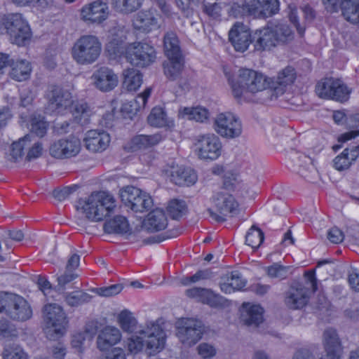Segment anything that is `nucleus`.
<instances>
[{"label": "nucleus", "mask_w": 359, "mask_h": 359, "mask_svg": "<svg viewBox=\"0 0 359 359\" xmlns=\"http://www.w3.org/2000/svg\"><path fill=\"white\" fill-rule=\"evenodd\" d=\"M118 323L122 330L127 332H133L137 325V320L128 311H123L118 317Z\"/></svg>", "instance_id": "48"}, {"label": "nucleus", "mask_w": 359, "mask_h": 359, "mask_svg": "<svg viewBox=\"0 0 359 359\" xmlns=\"http://www.w3.org/2000/svg\"><path fill=\"white\" fill-rule=\"evenodd\" d=\"M25 150L27 151L26 159L30 161L41 155L43 147L40 142H33L32 134L26 135L18 142L12 144L10 154L11 159L16 161L21 158L25 154Z\"/></svg>", "instance_id": "15"}, {"label": "nucleus", "mask_w": 359, "mask_h": 359, "mask_svg": "<svg viewBox=\"0 0 359 359\" xmlns=\"http://www.w3.org/2000/svg\"><path fill=\"white\" fill-rule=\"evenodd\" d=\"M196 154L201 159L215 160L221 154L222 144L213 133L199 135L196 143Z\"/></svg>", "instance_id": "16"}, {"label": "nucleus", "mask_w": 359, "mask_h": 359, "mask_svg": "<svg viewBox=\"0 0 359 359\" xmlns=\"http://www.w3.org/2000/svg\"><path fill=\"white\" fill-rule=\"evenodd\" d=\"M123 286L119 284L112 285L109 287L97 288V293L100 296L109 297L116 295L121 292Z\"/></svg>", "instance_id": "55"}, {"label": "nucleus", "mask_w": 359, "mask_h": 359, "mask_svg": "<svg viewBox=\"0 0 359 359\" xmlns=\"http://www.w3.org/2000/svg\"><path fill=\"white\" fill-rule=\"evenodd\" d=\"M273 34L271 27H266L257 30L252 39L255 50L257 51H264L275 47L276 44Z\"/></svg>", "instance_id": "28"}, {"label": "nucleus", "mask_w": 359, "mask_h": 359, "mask_svg": "<svg viewBox=\"0 0 359 359\" xmlns=\"http://www.w3.org/2000/svg\"><path fill=\"white\" fill-rule=\"evenodd\" d=\"M357 158V151L346 148L334 158L333 165L337 170H345L348 169Z\"/></svg>", "instance_id": "36"}, {"label": "nucleus", "mask_w": 359, "mask_h": 359, "mask_svg": "<svg viewBox=\"0 0 359 359\" xmlns=\"http://www.w3.org/2000/svg\"><path fill=\"white\" fill-rule=\"evenodd\" d=\"M164 50L168 59L182 57L179 40L175 33L168 32L164 36Z\"/></svg>", "instance_id": "39"}, {"label": "nucleus", "mask_w": 359, "mask_h": 359, "mask_svg": "<svg viewBox=\"0 0 359 359\" xmlns=\"http://www.w3.org/2000/svg\"><path fill=\"white\" fill-rule=\"evenodd\" d=\"M198 354L203 358H210L216 354V349L213 346L207 343H202L197 347Z\"/></svg>", "instance_id": "57"}, {"label": "nucleus", "mask_w": 359, "mask_h": 359, "mask_svg": "<svg viewBox=\"0 0 359 359\" xmlns=\"http://www.w3.org/2000/svg\"><path fill=\"white\" fill-rule=\"evenodd\" d=\"M229 40L235 50L243 53L253 41L249 28L241 22L235 23L229 32Z\"/></svg>", "instance_id": "21"}, {"label": "nucleus", "mask_w": 359, "mask_h": 359, "mask_svg": "<svg viewBox=\"0 0 359 359\" xmlns=\"http://www.w3.org/2000/svg\"><path fill=\"white\" fill-rule=\"evenodd\" d=\"M123 87L128 91H135L142 85V75L140 71L135 69H127L123 72Z\"/></svg>", "instance_id": "38"}, {"label": "nucleus", "mask_w": 359, "mask_h": 359, "mask_svg": "<svg viewBox=\"0 0 359 359\" xmlns=\"http://www.w3.org/2000/svg\"><path fill=\"white\" fill-rule=\"evenodd\" d=\"M121 200L135 212H142L149 210L153 205L151 196L135 187H126L121 191Z\"/></svg>", "instance_id": "13"}, {"label": "nucleus", "mask_w": 359, "mask_h": 359, "mask_svg": "<svg viewBox=\"0 0 359 359\" xmlns=\"http://www.w3.org/2000/svg\"><path fill=\"white\" fill-rule=\"evenodd\" d=\"M292 359H316L313 353L308 348H299L292 355Z\"/></svg>", "instance_id": "63"}, {"label": "nucleus", "mask_w": 359, "mask_h": 359, "mask_svg": "<svg viewBox=\"0 0 359 359\" xmlns=\"http://www.w3.org/2000/svg\"><path fill=\"white\" fill-rule=\"evenodd\" d=\"M214 276V273L210 269H205L198 271L193 276L183 277L180 280V283L183 285H188L191 283H195L200 280H208Z\"/></svg>", "instance_id": "49"}, {"label": "nucleus", "mask_w": 359, "mask_h": 359, "mask_svg": "<svg viewBox=\"0 0 359 359\" xmlns=\"http://www.w3.org/2000/svg\"><path fill=\"white\" fill-rule=\"evenodd\" d=\"M128 45L126 44L123 37H114L107 44L106 50L109 55L113 57H126V50Z\"/></svg>", "instance_id": "42"}, {"label": "nucleus", "mask_w": 359, "mask_h": 359, "mask_svg": "<svg viewBox=\"0 0 359 359\" xmlns=\"http://www.w3.org/2000/svg\"><path fill=\"white\" fill-rule=\"evenodd\" d=\"M11 68L9 76L16 81H24L29 79L31 72V63L26 60H18L14 61L11 60L10 65Z\"/></svg>", "instance_id": "30"}, {"label": "nucleus", "mask_w": 359, "mask_h": 359, "mask_svg": "<svg viewBox=\"0 0 359 359\" xmlns=\"http://www.w3.org/2000/svg\"><path fill=\"white\" fill-rule=\"evenodd\" d=\"M170 180L180 186L193 185L197 181V175L194 170L183 166H172L166 170Z\"/></svg>", "instance_id": "24"}, {"label": "nucleus", "mask_w": 359, "mask_h": 359, "mask_svg": "<svg viewBox=\"0 0 359 359\" xmlns=\"http://www.w3.org/2000/svg\"><path fill=\"white\" fill-rule=\"evenodd\" d=\"M86 148L92 152H101L105 150L110 142V137L104 131L89 130L84 138Z\"/></svg>", "instance_id": "27"}, {"label": "nucleus", "mask_w": 359, "mask_h": 359, "mask_svg": "<svg viewBox=\"0 0 359 359\" xmlns=\"http://www.w3.org/2000/svg\"><path fill=\"white\" fill-rule=\"evenodd\" d=\"M176 336L179 341L186 346L196 344L204 332L203 323L196 319L182 318L175 323Z\"/></svg>", "instance_id": "11"}, {"label": "nucleus", "mask_w": 359, "mask_h": 359, "mask_svg": "<svg viewBox=\"0 0 359 359\" xmlns=\"http://www.w3.org/2000/svg\"><path fill=\"white\" fill-rule=\"evenodd\" d=\"M204 12L210 18L217 20L221 16V6L218 4H206L203 7Z\"/></svg>", "instance_id": "58"}, {"label": "nucleus", "mask_w": 359, "mask_h": 359, "mask_svg": "<svg viewBox=\"0 0 359 359\" xmlns=\"http://www.w3.org/2000/svg\"><path fill=\"white\" fill-rule=\"evenodd\" d=\"M72 114L74 119L79 124L83 126L89 123L92 110L88 103L84 101H77L74 103Z\"/></svg>", "instance_id": "40"}, {"label": "nucleus", "mask_w": 359, "mask_h": 359, "mask_svg": "<svg viewBox=\"0 0 359 359\" xmlns=\"http://www.w3.org/2000/svg\"><path fill=\"white\" fill-rule=\"evenodd\" d=\"M213 127L217 134L228 139L238 137L242 133L241 121L231 112L217 114L215 118Z\"/></svg>", "instance_id": "12"}, {"label": "nucleus", "mask_w": 359, "mask_h": 359, "mask_svg": "<svg viewBox=\"0 0 359 359\" xmlns=\"http://www.w3.org/2000/svg\"><path fill=\"white\" fill-rule=\"evenodd\" d=\"M271 27L276 46L281 43H286L293 39L292 32L287 25L278 24Z\"/></svg>", "instance_id": "44"}, {"label": "nucleus", "mask_w": 359, "mask_h": 359, "mask_svg": "<svg viewBox=\"0 0 359 359\" xmlns=\"http://www.w3.org/2000/svg\"><path fill=\"white\" fill-rule=\"evenodd\" d=\"M316 92L321 98L344 102L349 99L351 90L340 79L325 78L317 83Z\"/></svg>", "instance_id": "9"}, {"label": "nucleus", "mask_w": 359, "mask_h": 359, "mask_svg": "<svg viewBox=\"0 0 359 359\" xmlns=\"http://www.w3.org/2000/svg\"><path fill=\"white\" fill-rule=\"evenodd\" d=\"M126 58L131 65L144 67L154 61L155 51L147 43L135 42L128 45Z\"/></svg>", "instance_id": "14"}, {"label": "nucleus", "mask_w": 359, "mask_h": 359, "mask_svg": "<svg viewBox=\"0 0 359 359\" xmlns=\"http://www.w3.org/2000/svg\"><path fill=\"white\" fill-rule=\"evenodd\" d=\"M122 334L121 331L114 326H106L98 333L97 347L101 351L109 350L111 347L121 341Z\"/></svg>", "instance_id": "25"}, {"label": "nucleus", "mask_w": 359, "mask_h": 359, "mask_svg": "<svg viewBox=\"0 0 359 359\" xmlns=\"http://www.w3.org/2000/svg\"><path fill=\"white\" fill-rule=\"evenodd\" d=\"M81 149V144L79 139L70 137L53 142L50 147L49 153L53 158L64 159L76 156L80 152Z\"/></svg>", "instance_id": "18"}, {"label": "nucleus", "mask_w": 359, "mask_h": 359, "mask_svg": "<svg viewBox=\"0 0 359 359\" xmlns=\"http://www.w3.org/2000/svg\"><path fill=\"white\" fill-rule=\"evenodd\" d=\"M308 301V290L300 284L291 286L285 294V303L288 308L292 309L304 307Z\"/></svg>", "instance_id": "26"}, {"label": "nucleus", "mask_w": 359, "mask_h": 359, "mask_svg": "<svg viewBox=\"0 0 359 359\" xmlns=\"http://www.w3.org/2000/svg\"><path fill=\"white\" fill-rule=\"evenodd\" d=\"M48 97V109L57 114H63L74 103L72 92L57 86L51 88Z\"/></svg>", "instance_id": "17"}, {"label": "nucleus", "mask_w": 359, "mask_h": 359, "mask_svg": "<svg viewBox=\"0 0 359 359\" xmlns=\"http://www.w3.org/2000/svg\"><path fill=\"white\" fill-rule=\"evenodd\" d=\"M65 299L69 306H78L89 302L92 299V296L82 290H77L66 293Z\"/></svg>", "instance_id": "46"}, {"label": "nucleus", "mask_w": 359, "mask_h": 359, "mask_svg": "<svg viewBox=\"0 0 359 359\" xmlns=\"http://www.w3.org/2000/svg\"><path fill=\"white\" fill-rule=\"evenodd\" d=\"M109 11L106 2L97 0L85 5L81 10V17L88 23L100 24L106 20Z\"/></svg>", "instance_id": "20"}, {"label": "nucleus", "mask_w": 359, "mask_h": 359, "mask_svg": "<svg viewBox=\"0 0 359 359\" xmlns=\"http://www.w3.org/2000/svg\"><path fill=\"white\" fill-rule=\"evenodd\" d=\"M101 51L102 44L97 36L83 35L74 43L72 56L77 64L88 65L97 61Z\"/></svg>", "instance_id": "4"}, {"label": "nucleus", "mask_w": 359, "mask_h": 359, "mask_svg": "<svg viewBox=\"0 0 359 359\" xmlns=\"http://www.w3.org/2000/svg\"><path fill=\"white\" fill-rule=\"evenodd\" d=\"M295 79V69L291 66H287L278 74L276 79H269V81L271 85H272L273 82L274 85L277 87V88H273L276 95H281L284 92V87L292 84L294 81Z\"/></svg>", "instance_id": "32"}, {"label": "nucleus", "mask_w": 359, "mask_h": 359, "mask_svg": "<svg viewBox=\"0 0 359 359\" xmlns=\"http://www.w3.org/2000/svg\"><path fill=\"white\" fill-rule=\"evenodd\" d=\"M208 292V289L203 287H192L186 290L185 294L191 299L198 302H203L205 294Z\"/></svg>", "instance_id": "56"}, {"label": "nucleus", "mask_w": 359, "mask_h": 359, "mask_svg": "<svg viewBox=\"0 0 359 359\" xmlns=\"http://www.w3.org/2000/svg\"><path fill=\"white\" fill-rule=\"evenodd\" d=\"M167 210L170 217L176 219L186 212L187 205L184 201L174 199L170 201Z\"/></svg>", "instance_id": "50"}, {"label": "nucleus", "mask_w": 359, "mask_h": 359, "mask_svg": "<svg viewBox=\"0 0 359 359\" xmlns=\"http://www.w3.org/2000/svg\"><path fill=\"white\" fill-rule=\"evenodd\" d=\"M290 267L275 263L264 268L265 271L271 278L284 279L287 276Z\"/></svg>", "instance_id": "51"}, {"label": "nucleus", "mask_w": 359, "mask_h": 359, "mask_svg": "<svg viewBox=\"0 0 359 359\" xmlns=\"http://www.w3.org/2000/svg\"><path fill=\"white\" fill-rule=\"evenodd\" d=\"M143 0H111V5L117 12L128 14L141 7Z\"/></svg>", "instance_id": "43"}, {"label": "nucleus", "mask_w": 359, "mask_h": 359, "mask_svg": "<svg viewBox=\"0 0 359 359\" xmlns=\"http://www.w3.org/2000/svg\"><path fill=\"white\" fill-rule=\"evenodd\" d=\"M162 140L163 136L160 133L136 135L130 140V149L133 151L145 149L158 144Z\"/></svg>", "instance_id": "34"}, {"label": "nucleus", "mask_w": 359, "mask_h": 359, "mask_svg": "<svg viewBox=\"0 0 359 359\" xmlns=\"http://www.w3.org/2000/svg\"><path fill=\"white\" fill-rule=\"evenodd\" d=\"M263 313L264 310L259 305L244 303L241 320L247 325L257 327L263 322Z\"/></svg>", "instance_id": "29"}, {"label": "nucleus", "mask_w": 359, "mask_h": 359, "mask_svg": "<svg viewBox=\"0 0 359 359\" xmlns=\"http://www.w3.org/2000/svg\"><path fill=\"white\" fill-rule=\"evenodd\" d=\"M86 339L85 333L79 332L73 335L72 339V346L79 352H81L83 348V344Z\"/></svg>", "instance_id": "60"}, {"label": "nucleus", "mask_w": 359, "mask_h": 359, "mask_svg": "<svg viewBox=\"0 0 359 359\" xmlns=\"http://www.w3.org/2000/svg\"><path fill=\"white\" fill-rule=\"evenodd\" d=\"M0 313L21 321L28 320L32 315V309L24 298L5 292H0Z\"/></svg>", "instance_id": "6"}, {"label": "nucleus", "mask_w": 359, "mask_h": 359, "mask_svg": "<svg viewBox=\"0 0 359 359\" xmlns=\"http://www.w3.org/2000/svg\"><path fill=\"white\" fill-rule=\"evenodd\" d=\"M48 124L43 119L34 118L31 123V132L39 137H43L46 133Z\"/></svg>", "instance_id": "53"}, {"label": "nucleus", "mask_w": 359, "mask_h": 359, "mask_svg": "<svg viewBox=\"0 0 359 359\" xmlns=\"http://www.w3.org/2000/svg\"><path fill=\"white\" fill-rule=\"evenodd\" d=\"M231 88L236 97H242L244 93L255 94L267 88H277L273 83L271 85L269 79L262 74L250 69L239 70L238 84H232Z\"/></svg>", "instance_id": "3"}, {"label": "nucleus", "mask_w": 359, "mask_h": 359, "mask_svg": "<svg viewBox=\"0 0 359 359\" xmlns=\"http://www.w3.org/2000/svg\"><path fill=\"white\" fill-rule=\"evenodd\" d=\"M180 112L182 116H186L189 120H194L198 122H204L209 117V111L201 107H184Z\"/></svg>", "instance_id": "45"}, {"label": "nucleus", "mask_w": 359, "mask_h": 359, "mask_svg": "<svg viewBox=\"0 0 359 359\" xmlns=\"http://www.w3.org/2000/svg\"><path fill=\"white\" fill-rule=\"evenodd\" d=\"M211 202L213 207L208 210L210 216L215 221L223 222L226 217L237 214L238 203L234 197L224 190H219L214 192Z\"/></svg>", "instance_id": "8"}, {"label": "nucleus", "mask_w": 359, "mask_h": 359, "mask_svg": "<svg viewBox=\"0 0 359 359\" xmlns=\"http://www.w3.org/2000/svg\"><path fill=\"white\" fill-rule=\"evenodd\" d=\"M99 359H126L124 351L121 348H114L105 356L100 357Z\"/></svg>", "instance_id": "64"}, {"label": "nucleus", "mask_w": 359, "mask_h": 359, "mask_svg": "<svg viewBox=\"0 0 359 359\" xmlns=\"http://www.w3.org/2000/svg\"><path fill=\"white\" fill-rule=\"evenodd\" d=\"M343 232L337 227L332 228L327 233V238L333 243H339L344 240Z\"/></svg>", "instance_id": "61"}, {"label": "nucleus", "mask_w": 359, "mask_h": 359, "mask_svg": "<svg viewBox=\"0 0 359 359\" xmlns=\"http://www.w3.org/2000/svg\"><path fill=\"white\" fill-rule=\"evenodd\" d=\"M224 299L222 296L217 294L212 290L208 289V292L205 294L202 303L208 304L212 307H217L222 305Z\"/></svg>", "instance_id": "54"}, {"label": "nucleus", "mask_w": 359, "mask_h": 359, "mask_svg": "<svg viewBox=\"0 0 359 359\" xmlns=\"http://www.w3.org/2000/svg\"><path fill=\"white\" fill-rule=\"evenodd\" d=\"M4 24L11 43L18 46H25L30 41V27L21 14H9L5 18Z\"/></svg>", "instance_id": "10"}, {"label": "nucleus", "mask_w": 359, "mask_h": 359, "mask_svg": "<svg viewBox=\"0 0 359 359\" xmlns=\"http://www.w3.org/2000/svg\"><path fill=\"white\" fill-rule=\"evenodd\" d=\"M4 359H27V353L17 345L6 346L3 352Z\"/></svg>", "instance_id": "52"}, {"label": "nucleus", "mask_w": 359, "mask_h": 359, "mask_svg": "<svg viewBox=\"0 0 359 359\" xmlns=\"http://www.w3.org/2000/svg\"><path fill=\"white\" fill-rule=\"evenodd\" d=\"M92 79L95 86L103 92L113 90L118 82L117 75L111 69L106 67H102L95 71Z\"/></svg>", "instance_id": "23"}, {"label": "nucleus", "mask_w": 359, "mask_h": 359, "mask_svg": "<svg viewBox=\"0 0 359 359\" xmlns=\"http://www.w3.org/2000/svg\"><path fill=\"white\" fill-rule=\"evenodd\" d=\"M104 231L107 233H124L128 231L129 224L126 217L117 215L104 224Z\"/></svg>", "instance_id": "41"}, {"label": "nucleus", "mask_w": 359, "mask_h": 359, "mask_svg": "<svg viewBox=\"0 0 359 359\" xmlns=\"http://www.w3.org/2000/svg\"><path fill=\"white\" fill-rule=\"evenodd\" d=\"M43 316L46 324L45 332L49 339L55 340L65 334L68 322L61 306L56 304L46 305Z\"/></svg>", "instance_id": "7"}, {"label": "nucleus", "mask_w": 359, "mask_h": 359, "mask_svg": "<svg viewBox=\"0 0 359 359\" xmlns=\"http://www.w3.org/2000/svg\"><path fill=\"white\" fill-rule=\"evenodd\" d=\"M220 289L225 293H231L235 290H241L245 285V281L242 279L238 271L227 273L222 278L219 283Z\"/></svg>", "instance_id": "33"}, {"label": "nucleus", "mask_w": 359, "mask_h": 359, "mask_svg": "<svg viewBox=\"0 0 359 359\" xmlns=\"http://www.w3.org/2000/svg\"><path fill=\"white\" fill-rule=\"evenodd\" d=\"M165 76L170 81H177L179 88L182 90L189 89L190 83L184 72V63L182 57L176 59H168L163 63Z\"/></svg>", "instance_id": "19"}, {"label": "nucleus", "mask_w": 359, "mask_h": 359, "mask_svg": "<svg viewBox=\"0 0 359 359\" xmlns=\"http://www.w3.org/2000/svg\"><path fill=\"white\" fill-rule=\"evenodd\" d=\"M168 219L163 210L155 209L144 221V226L149 231H159L166 228Z\"/></svg>", "instance_id": "31"}, {"label": "nucleus", "mask_w": 359, "mask_h": 359, "mask_svg": "<svg viewBox=\"0 0 359 359\" xmlns=\"http://www.w3.org/2000/svg\"><path fill=\"white\" fill-rule=\"evenodd\" d=\"M279 7L278 0H250L241 6L233 4L230 13L235 17L249 15L255 18H266L276 14Z\"/></svg>", "instance_id": "5"}, {"label": "nucleus", "mask_w": 359, "mask_h": 359, "mask_svg": "<svg viewBox=\"0 0 359 359\" xmlns=\"http://www.w3.org/2000/svg\"><path fill=\"white\" fill-rule=\"evenodd\" d=\"M116 201L105 192H93L90 196L80 198L76 205L77 210L92 222H100L114 213Z\"/></svg>", "instance_id": "2"}, {"label": "nucleus", "mask_w": 359, "mask_h": 359, "mask_svg": "<svg viewBox=\"0 0 359 359\" xmlns=\"http://www.w3.org/2000/svg\"><path fill=\"white\" fill-rule=\"evenodd\" d=\"M34 99V93L29 88H26L20 91V105L27 107L29 105Z\"/></svg>", "instance_id": "62"}, {"label": "nucleus", "mask_w": 359, "mask_h": 359, "mask_svg": "<svg viewBox=\"0 0 359 359\" xmlns=\"http://www.w3.org/2000/svg\"><path fill=\"white\" fill-rule=\"evenodd\" d=\"M264 238L263 231L253 225L246 234L245 243L253 249H257L264 241Z\"/></svg>", "instance_id": "47"}, {"label": "nucleus", "mask_w": 359, "mask_h": 359, "mask_svg": "<svg viewBox=\"0 0 359 359\" xmlns=\"http://www.w3.org/2000/svg\"><path fill=\"white\" fill-rule=\"evenodd\" d=\"M159 15L154 8L141 10L133 19L135 29L142 32H149L159 27Z\"/></svg>", "instance_id": "22"}, {"label": "nucleus", "mask_w": 359, "mask_h": 359, "mask_svg": "<svg viewBox=\"0 0 359 359\" xmlns=\"http://www.w3.org/2000/svg\"><path fill=\"white\" fill-rule=\"evenodd\" d=\"M78 277V275L72 271H67L66 269L65 272L59 276L57 277V286L61 288V289H63L65 288V285H67L68 283H69L70 282H72L73 280H74L75 278H76Z\"/></svg>", "instance_id": "59"}, {"label": "nucleus", "mask_w": 359, "mask_h": 359, "mask_svg": "<svg viewBox=\"0 0 359 359\" xmlns=\"http://www.w3.org/2000/svg\"><path fill=\"white\" fill-rule=\"evenodd\" d=\"M339 9L347 21L359 23V0H343Z\"/></svg>", "instance_id": "35"}, {"label": "nucleus", "mask_w": 359, "mask_h": 359, "mask_svg": "<svg viewBox=\"0 0 359 359\" xmlns=\"http://www.w3.org/2000/svg\"><path fill=\"white\" fill-rule=\"evenodd\" d=\"M148 123L154 127L163 128L173 126L172 121L170 120L162 107H155L147 117Z\"/></svg>", "instance_id": "37"}, {"label": "nucleus", "mask_w": 359, "mask_h": 359, "mask_svg": "<svg viewBox=\"0 0 359 359\" xmlns=\"http://www.w3.org/2000/svg\"><path fill=\"white\" fill-rule=\"evenodd\" d=\"M165 336L159 324L149 322L135 334L125 341V348L132 354H137L146 346L149 355L159 352L164 347Z\"/></svg>", "instance_id": "1"}]
</instances>
